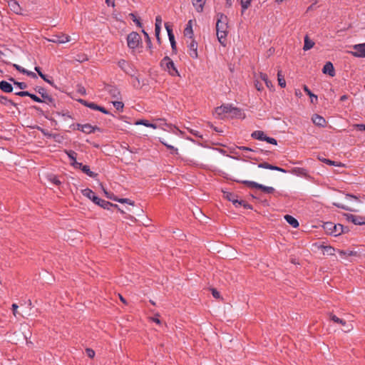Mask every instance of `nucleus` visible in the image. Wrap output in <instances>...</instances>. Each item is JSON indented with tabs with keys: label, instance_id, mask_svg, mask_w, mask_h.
Returning <instances> with one entry per match:
<instances>
[{
	"label": "nucleus",
	"instance_id": "nucleus-1",
	"mask_svg": "<svg viewBox=\"0 0 365 365\" xmlns=\"http://www.w3.org/2000/svg\"><path fill=\"white\" fill-rule=\"evenodd\" d=\"M216 33L219 42L222 46H225L228 34V19L221 13L217 14Z\"/></svg>",
	"mask_w": 365,
	"mask_h": 365
},
{
	"label": "nucleus",
	"instance_id": "nucleus-2",
	"mask_svg": "<svg viewBox=\"0 0 365 365\" xmlns=\"http://www.w3.org/2000/svg\"><path fill=\"white\" fill-rule=\"evenodd\" d=\"M160 66L165 71H167L171 76L178 75V70L175 67L173 61L169 57H165L161 61Z\"/></svg>",
	"mask_w": 365,
	"mask_h": 365
},
{
	"label": "nucleus",
	"instance_id": "nucleus-3",
	"mask_svg": "<svg viewBox=\"0 0 365 365\" xmlns=\"http://www.w3.org/2000/svg\"><path fill=\"white\" fill-rule=\"evenodd\" d=\"M344 199H345L344 202H334V205L335 206H336L337 207H339V208H341V209H344L346 210L352 211V212L356 211V210L354 209L351 206V205L349 204V202L352 201V200H357V197L356 196H354L351 195H346L344 197Z\"/></svg>",
	"mask_w": 365,
	"mask_h": 365
},
{
	"label": "nucleus",
	"instance_id": "nucleus-4",
	"mask_svg": "<svg viewBox=\"0 0 365 365\" xmlns=\"http://www.w3.org/2000/svg\"><path fill=\"white\" fill-rule=\"evenodd\" d=\"M223 196H224L225 198H226L229 201L232 202V203L234 204V205L236 207H238L240 206H243L245 208H248V209L251 208V206L250 205H248L247 203H246L245 201H243V200H238L237 198V196L235 194L232 193V192H223Z\"/></svg>",
	"mask_w": 365,
	"mask_h": 365
},
{
	"label": "nucleus",
	"instance_id": "nucleus-5",
	"mask_svg": "<svg viewBox=\"0 0 365 365\" xmlns=\"http://www.w3.org/2000/svg\"><path fill=\"white\" fill-rule=\"evenodd\" d=\"M140 41V36L136 32H131L127 37L128 46L132 49L136 48Z\"/></svg>",
	"mask_w": 365,
	"mask_h": 365
},
{
	"label": "nucleus",
	"instance_id": "nucleus-6",
	"mask_svg": "<svg viewBox=\"0 0 365 365\" xmlns=\"http://www.w3.org/2000/svg\"><path fill=\"white\" fill-rule=\"evenodd\" d=\"M329 317L331 321H333L335 323L340 324L341 326L344 327V332H349L351 330H353L354 327L351 323H347L346 321L339 318L336 315L330 313Z\"/></svg>",
	"mask_w": 365,
	"mask_h": 365
},
{
	"label": "nucleus",
	"instance_id": "nucleus-7",
	"mask_svg": "<svg viewBox=\"0 0 365 365\" xmlns=\"http://www.w3.org/2000/svg\"><path fill=\"white\" fill-rule=\"evenodd\" d=\"M251 135L255 139L264 140L270 144L277 145V140L273 138L266 136L263 131L255 130L252 133Z\"/></svg>",
	"mask_w": 365,
	"mask_h": 365
},
{
	"label": "nucleus",
	"instance_id": "nucleus-8",
	"mask_svg": "<svg viewBox=\"0 0 365 365\" xmlns=\"http://www.w3.org/2000/svg\"><path fill=\"white\" fill-rule=\"evenodd\" d=\"M355 51H349L353 56L357 58H365V43L355 44L353 46Z\"/></svg>",
	"mask_w": 365,
	"mask_h": 365
},
{
	"label": "nucleus",
	"instance_id": "nucleus-9",
	"mask_svg": "<svg viewBox=\"0 0 365 365\" xmlns=\"http://www.w3.org/2000/svg\"><path fill=\"white\" fill-rule=\"evenodd\" d=\"M71 37L68 35L64 34H58L53 35L52 38H47V41L56 43H64L70 41Z\"/></svg>",
	"mask_w": 365,
	"mask_h": 365
},
{
	"label": "nucleus",
	"instance_id": "nucleus-10",
	"mask_svg": "<svg viewBox=\"0 0 365 365\" xmlns=\"http://www.w3.org/2000/svg\"><path fill=\"white\" fill-rule=\"evenodd\" d=\"M105 91L110 94V96L115 99H120V92L118 90V88L111 86V85H107L105 86Z\"/></svg>",
	"mask_w": 365,
	"mask_h": 365
},
{
	"label": "nucleus",
	"instance_id": "nucleus-11",
	"mask_svg": "<svg viewBox=\"0 0 365 365\" xmlns=\"http://www.w3.org/2000/svg\"><path fill=\"white\" fill-rule=\"evenodd\" d=\"M67 155L71 160V165L75 168H80L82 166V163H80L76 161V155L77 153L73 150H66V151Z\"/></svg>",
	"mask_w": 365,
	"mask_h": 365
},
{
	"label": "nucleus",
	"instance_id": "nucleus-12",
	"mask_svg": "<svg viewBox=\"0 0 365 365\" xmlns=\"http://www.w3.org/2000/svg\"><path fill=\"white\" fill-rule=\"evenodd\" d=\"M236 110L237 109L232 108L230 106H222L215 109V114L218 116H222L223 115L231 113L232 111L235 113Z\"/></svg>",
	"mask_w": 365,
	"mask_h": 365
},
{
	"label": "nucleus",
	"instance_id": "nucleus-13",
	"mask_svg": "<svg viewBox=\"0 0 365 365\" xmlns=\"http://www.w3.org/2000/svg\"><path fill=\"white\" fill-rule=\"evenodd\" d=\"M346 219L348 221L353 222L354 225H365V217L354 215H347Z\"/></svg>",
	"mask_w": 365,
	"mask_h": 365
},
{
	"label": "nucleus",
	"instance_id": "nucleus-14",
	"mask_svg": "<svg viewBox=\"0 0 365 365\" xmlns=\"http://www.w3.org/2000/svg\"><path fill=\"white\" fill-rule=\"evenodd\" d=\"M188 53L192 58H197V43L191 38V42L188 46Z\"/></svg>",
	"mask_w": 365,
	"mask_h": 365
},
{
	"label": "nucleus",
	"instance_id": "nucleus-15",
	"mask_svg": "<svg viewBox=\"0 0 365 365\" xmlns=\"http://www.w3.org/2000/svg\"><path fill=\"white\" fill-rule=\"evenodd\" d=\"M315 247H317L319 250L322 251V253L325 255H334L335 250L331 246L324 245H315Z\"/></svg>",
	"mask_w": 365,
	"mask_h": 365
},
{
	"label": "nucleus",
	"instance_id": "nucleus-16",
	"mask_svg": "<svg viewBox=\"0 0 365 365\" xmlns=\"http://www.w3.org/2000/svg\"><path fill=\"white\" fill-rule=\"evenodd\" d=\"M81 103L84 104L87 107H89L93 110H99L105 114H108V111L106 110L103 107L98 106V105L93 103H87L85 101L81 100L80 101Z\"/></svg>",
	"mask_w": 365,
	"mask_h": 365
},
{
	"label": "nucleus",
	"instance_id": "nucleus-17",
	"mask_svg": "<svg viewBox=\"0 0 365 365\" xmlns=\"http://www.w3.org/2000/svg\"><path fill=\"white\" fill-rule=\"evenodd\" d=\"M322 71L324 73L328 74L331 77L334 76L335 75L334 68L331 62L326 63L323 67Z\"/></svg>",
	"mask_w": 365,
	"mask_h": 365
},
{
	"label": "nucleus",
	"instance_id": "nucleus-18",
	"mask_svg": "<svg viewBox=\"0 0 365 365\" xmlns=\"http://www.w3.org/2000/svg\"><path fill=\"white\" fill-rule=\"evenodd\" d=\"M78 128L81 130L82 132L89 134L95 131V130L98 129L97 127H93L90 124H84V125H78Z\"/></svg>",
	"mask_w": 365,
	"mask_h": 365
},
{
	"label": "nucleus",
	"instance_id": "nucleus-19",
	"mask_svg": "<svg viewBox=\"0 0 365 365\" xmlns=\"http://www.w3.org/2000/svg\"><path fill=\"white\" fill-rule=\"evenodd\" d=\"M258 167L261 168L269 169V170H277V171L284 173H287V170H285L284 169L277 167V166L270 165L267 163H259Z\"/></svg>",
	"mask_w": 365,
	"mask_h": 365
},
{
	"label": "nucleus",
	"instance_id": "nucleus-20",
	"mask_svg": "<svg viewBox=\"0 0 365 365\" xmlns=\"http://www.w3.org/2000/svg\"><path fill=\"white\" fill-rule=\"evenodd\" d=\"M312 120L313 123L320 127H324L326 125L325 119L322 116L317 114H315L312 116Z\"/></svg>",
	"mask_w": 365,
	"mask_h": 365
},
{
	"label": "nucleus",
	"instance_id": "nucleus-21",
	"mask_svg": "<svg viewBox=\"0 0 365 365\" xmlns=\"http://www.w3.org/2000/svg\"><path fill=\"white\" fill-rule=\"evenodd\" d=\"M206 0H192V3L197 12H202Z\"/></svg>",
	"mask_w": 365,
	"mask_h": 365
},
{
	"label": "nucleus",
	"instance_id": "nucleus-22",
	"mask_svg": "<svg viewBox=\"0 0 365 365\" xmlns=\"http://www.w3.org/2000/svg\"><path fill=\"white\" fill-rule=\"evenodd\" d=\"M38 93L41 94V97L43 98V102L47 103H53V99L48 96L43 88H39Z\"/></svg>",
	"mask_w": 365,
	"mask_h": 365
},
{
	"label": "nucleus",
	"instance_id": "nucleus-23",
	"mask_svg": "<svg viewBox=\"0 0 365 365\" xmlns=\"http://www.w3.org/2000/svg\"><path fill=\"white\" fill-rule=\"evenodd\" d=\"M0 89L5 93H11L13 91V87L9 82L2 81L0 82Z\"/></svg>",
	"mask_w": 365,
	"mask_h": 365
},
{
	"label": "nucleus",
	"instance_id": "nucleus-24",
	"mask_svg": "<svg viewBox=\"0 0 365 365\" xmlns=\"http://www.w3.org/2000/svg\"><path fill=\"white\" fill-rule=\"evenodd\" d=\"M192 34H193V31H192V20H190L187 25H186V27L184 30V35L185 36H188L190 39L192 38Z\"/></svg>",
	"mask_w": 365,
	"mask_h": 365
},
{
	"label": "nucleus",
	"instance_id": "nucleus-25",
	"mask_svg": "<svg viewBox=\"0 0 365 365\" xmlns=\"http://www.w3.org/2000/svg\"><path fill=\"white\" fill-rule=\"evenodd\" d=\"M342 232H344V227L340 224L334 225L333 229L331 230V231L329 232L331 235H333L334 236L339 235Z\"/></svg>",
	"mask_w": 365,
	"mask_h": 365
},
{
	"label": "nucleus",
	"instance_id": "nucleus-26",
	"mask_svg": "<svg viewBox=\"0 0 365 365\" xmlns=\"http://www.w3.org/2000/svg\"><path fill=\"white\" fill-rule=\"evenodd\" d=\"M291 173L299 175V176H307V171L304 168H294L291 171Z\"/></svg>",
	"mask_w": 365,
	"mask_h": 365
},
{
	"label": "nucleus",
	"instance_id": "nucleus-27",
	"mask_svg": "<svg viewBox=\"0 0 365 365\" xmlns=\"http://www.w3.org/2000/svg\"><path fill=\"white\" fill-rule=\"evenodd\" d=\"M284 219L292 227L297 228L299 226L298 221L294 217L286 215Z\"/></svg>",
	"mask_w": 365,
	"mask_h": 365
},
{
	"label": "nucleus",
	"instance_id": "nucleus-28",
	"mask_svg": "<svg viewBox=\"0 0 365 365\" xmlns=\"http://www.w3.org/2000/svg\"><path fill=\"white\" fill-rule=\"evenodd\" d=\"M38 130L42 133V134L49 138H54L56 141H59L58 138H60V135L58 134H52L49 133L47 130H45L43 128H38Z\"/></svg>",
	"mask_w": 365,
	"mask_h": 365
},
{
	"label": "nucleus",
	"instance_id": "nucleus-29",
	"mask_svg": "<svg viewBox=\"0 0 365 365\" xmlns=\"http://www.w3.org/2000/svg\"><path fill=\"white\" fill-rule=\"evenodd\" d=\"M338 252L341 258L345 259L349 256H356L357 255V252L354 250H338Z\"/></svg>",
	"mask_w": 365,
	"mask_h": 365
},
{
	"label": "nucleus",
	"instance_id": "nucleus-30",
	"mask_svg": "<svg viewBox=\"0 0 365 365\" xmlns=\"http://www.w3.org/2000/svg\"><path fill=\"white\" fill-rule=\"evenodd\" d=\"M314 46V42L312 40H311L308 36H306L304 37V44L303 49L304 51H307V50L311 49Z\"/></svg>",
	"mask_w": 365,
	"mask_h": 365
},
{
	"label": "nucleus",
	"instance_id": "nucleus-31",
	"mask_svg": "<svg viewBox=\"0 0 365 365\" xmlns=\"http://www.w3.org/2000/svg\"><path fill=\"white\" fill-rule=\"evenodd\" d=\"M79 169H81L84 173H86V175L91 178H95L97 175L96 173L91 171L90 168L88 165H82L81 168H80Z\"/></svg>",
	"mask_w": 365,
	"mask_h": 365
},
{
	"label": "nucleus",
	"instance_id": "nucleus-32",
	"mask_svg": "<svg viewBox=\"0 0 365 365\" xmlns=\"http://www.w3.org/2000/svg\"><path fill=\"white\" fill-rule=\"evenodd\" d=\"M98 205L104 209H106V210H109L110 207H118L117 205H113V204H112L108 201H106L104 200H101V203L98 204Z\"/></svg>",
	"mask_w": 365,
	"mask_h": 365
},
{
	"label": "nucleus",
	"instance_id": "nucleus-33",
	"mask_svg": "<svg viewBox=\"0 0 365 365\" xmlns=\"http://www.w3.org/2000/svg\"><path fill=\"white\" fill-rule=\"evenodd\" d=\"M136 125H143L146 127H148V128H157V125L155 124H153V123H150L148 120H138L135 123Z\"/></svg>",
	"mask_w": 365,
	"mask_h": 365
},
{
	"label": "nucleus",
	"instance_id": "nucleus-34",
	"mask_svg": "<svg viewBox=\"0 0 365 365\" xmlns=\"http://www.w3.org/2000/svg\"><path fill=\"white\" fill-rule=\"evenodd\" d=\"M107 197L109 198V199H111V200H113L115 201H118L120 203H128L130 205H133V202H131L129 199L128 198H121V199H118L117 197H112L111 196H108L107 195Z\"/></svg>",
	"mask_w": 365,
	"mask_h": 365
},
{
	"label": "nucleus",
	"instance_id": "nucleus-35",
	"mask_svg": "<svg viewBox=\"0 0 365 365\" xmlns=\"http://www.w3.org/2000/svg\"><path fill=\"white\" fill-rule=\"evenodd\" d=\"M82 194L89 198L90 200L95 195V193L89 188H86L82 190Z\"/></svg>",
	"mask_w": 365,
	"mask_h": 365
},
{
	"label": "nucleus",
	"instance_id": "nucleus-36",
	"mask_svg": "<svg viewBox=\"0 0 365 365\" xmlns=\"http://www.w3.org/2000/svg\"><path fill=\"white\" fill-rule=\"evenodd\" d=\"M258 189L262 190L263 192H264L266 193H272L274 191V187H268V186H264V185H261V184H260V187H259Z\"/></svg>",
	"mask_w": 365,
	"mask_h": 365
},
{
	"label": "nucleus",
	"instance_id": "nucleus-37",
	"mask_svg": "<svg viewBox=\"0 0 365 365\" xmlns=\"http://www.w3.org/2000/svg\"><path fill=\"white\" fill-rule=\"evenodd\" d=\"M112 103H113V106L118 110H123L124 104H123V103L122 101H112Z\"/></svg>",
	"mask_w": 365,
	"mask_h": 365
},
{
	"label": "nucleus",
	"instance_id": "nucleus-38",
	"mask_svg": "<svg viewBox=\"0 0 365 365\" xmlns=\"http://www.w3.org/2000/svg\"><path fill=\"white\" fill-rule=\"evenodd\" d=\"M243 183L252 188L258 189V187H260V184L255 182L254 181H244Z\"/></svg>",
	"mask_w": 365,
	"mask_h": 365
},
{
	"label": "nucleus",
	"instance_id": "nucleus-39",
	"mask_svg": "<svg viewBox=\"0 0 365 365\" xmlns=\"http://www.w3.org/2000/svg\"><path fill=\"white\" fill-rule=\"evenodd\" d=\"M277 76H278V83H279V85L282 88L285 87L286 86V81H285L284 77L281 76L279 71H278Z\"/></svg>",
	"mask_w": 365,
	"mask_h": 365
},
{
	"label": "nucleus",
	"instance_id": "nucleus-40",
	"mask_svg": "<svg viewBox=\"0 0 365 365\" xmlns=\"http://www.w3.org/2000/svg\"><path fill=\"white\" fill-rule=\"evenodd\" d=\"M243 10L247 9L251 4L252 0H240Z\"/></svg>",
	"mask_w": 365,
	"mask_h": 365
},
{
	"label": "nucleus",
	"instance_id": "nucleus-41",
	"mask_svg": "<svg viewBox=\"0 0 365 365\" xmlns=\"http://www.w3.org/2000/svg\"><path fill=\"white\" fill-rule=\"evenodd\" d=\"M0 103L4 105L13 104V102L11 100H9L4 96H0Z\"/></svg>",
	"mask_w": 365,
	"mask_h": 365
},
{
	"label": "nucleus",
	"instance_id": "nucleus-42",
	"mask_svg": "<svg viewBox=\"0 0 365 365\" xmlns=\"http://www.w3.org/2000/svg\"><path fill=\"white\" fill-rule=\"evenodd\" d=\"M11 81H14V83L20 89H25L27 88V85L24 82H16L13 78Z\"/></svg>",
	"mask_w": 365,
	"mask_h": 365
},
{
	"label": "nucleus",
	"instance_id": "nucleus-43",
	"mask_svg": "<svg viewBox=\"0 0 365 365\" xmlns=\"http://www.w3.org/2000/svg\"><path fill=\"white\" fill-rule=\"evenodd\" d=\"M303 89L307 93V94L310 96V98H314L315 101H317V96L313 94L307 86H304Z\"/></svg>",
	"mask_w": 365,
	"mask_h": 365
},
{
	"label": "nucleus",
	"instance_id": "nucleus-44",
	"mask_svg": "<svg viewBox=\"0 0 365 365\" xmlns=\"http://www.w3.org/2000/svg\"><path fill=\"white\" fill-rule=\"evenodd\" d=\"M48 179H49V180H50L52 183H53V184H55V185H59V184L61 183L60 180H59L57 178V177H56V176H55V175H51V176L48 178Z\"/></svg>",
	"mask_w": 365,
	"mask_h": 365
},
{
	"label": "nucleus",
	"instance_id": "nucleus-45",
	"mask_svg": "<svg viewBox=\"0 0 365 365\" xmlns=\"http://www.w3.org/2000/svg\"><path fill=\"white\" fill-rule=\"evenodd\" d=\"M168 37H169V40H170L172 48H173V50H175V47H176V42L175 40V36H174V35H170V36H168Z\"/></svg>",
	"mask_w": 365,
	"mask_h": 365
},
{
	"label": "nucleus",
	"instance_id": "nucleus-46",
	"mask_svg": "<svg viewBox=\"0 0 365 365\" xmlns=\"http://www.w3.org/2000/svg\"><path fill=\"white\" fill-rule=\"evenodd\" d=\"M162 18H161V16L160 15H158L156 17H155V27H161L162 26Z\"/></svg>",
	"mask_w": 365,
	"mask_h": 365
},
{
	"label": "nucleus",
	"instance_id": "nucleus-47",
	"mask_svg": "<svg viewBox=\"0 0 365 365\" xmlns=\"http://www.w3.org/2000/svg\"><path fill=\"white\" fill-rule=\"evenodd\" d=\"M162 143L165 145L168 149H170L173 152V153L178 154V149L174 148L173 146L168 144L165 142L162 141Z\"/></svg>",
	"mask_w": 365,
	"mask_h": 365
},
{
	"label": "nucleus",
	"instance_id": "nucleus-48",
	"mask_svg": "<svg viewBox=\"0 0 365 365\" xmlns=\"http://www.w3.org/2000/svg\"><path fill=\"white\" fill-rule=\"evenodd\" d=\"M86 352L89 358L92 359L95 356V351L91 349H89V348L86 349Z\"/></svg>",
	"mask_w": 365,
	"mask_h": 365
},
{
	"label": "nucleus",
	"instance_id": "nucleus-49",
	"mask_svg": "<svg viewBox=\"0 0 365 365\" xmlns=\"http://www.w3.org/2000/svg\"><path fill=\"white\" fill-rule=\"evenodd\" d=\"M15 94L16 96H21V97H24V96H29V95L31 93H29L28 91H19V92H16Z\"/></svg>",
	"mask_w": 365,
	"mask_h": 365
},
{
	"label": "nucleus",
	"instance_id": "nucleus-50",
	"mask_svg": "<svg viewBox=\"0 0 365 365\" xmlns=\"http://www.w3.org/2000/svg\"><path fill=\"white\" fill-rule=\"evenodd\" d=\"M29 97H30L31 99H33L34 101H36V102H38V103H42V102H43V101H42L40 98H38V96H36V95H34V94H31H31L29 95Z\"/></svg>",
	"mask_w": 365,
	"mask_h": 365
},
{
	"label": "nucleus",
	"instance_id": "nucleus-51",
	"mask_svg": "<svg viewBox=\"0 0 365 365\" xmlns=\"http://www.w3.org/2000/svg\"><path fill=\"white\" fill-rule=\"evenodd\" d=\"M353 126L357 128L359 130H365V124H354Z\"/></svg>",
	"mask_w": 365,
	"mask_h": 365
},
{
	"label": "nucleus",
	"instance_id": "nucleus-52",
	"mask_svg": "<svg viewBox=\"0 0 365 365\" xmlns=\"http://www.w3.org/2000/svg\"><path fill=\"white\" fill-rule=\"evenodd\" d=\"M165 27L167 30L168 36H170V35H174L173 34V29L170 28V26H169V24L168 23L165 24Z\"/></svg>",
	"mask_w": 365,
	"mask_h": 365
},
{
	"label": "nucleus",
	"instance_id": "nucleus-53",
	"mask_svg": "<svg viewBox=\"0 0 365 365\" xmlns=\"http://www.w3.org/2000/svg\"><path fill=\"white\" fill-rule=\"evenodd\" d=\"M95 204L98 205L101 203L102 199L98 197L96 195L91 199Z\"/></svg>",
	"mask_w": 365,
	"mask_h": 365
},
{
	"label": "nucleus",
	"instance_id": "nucleus-54",
	"mask_svg": "<svg viewBox=\"0 0 365 365\" xmlns=\"http://www.w3.org/2000/svg\"><path fill=\"white\" fill-rule=\"evenodd\" d=\"M161 27H155V33L156 38L158 41H160V33Z\"/></svg>",
	"mask_w": 365,
	"mask_h": 365
},
{
	"label": "nucleus",
	"instance_id": "nucleus-55",
	"mask_svg": "<svg viewBox=\"0 0 365 365\" xmlns=\"http://www.w3.org/2000/svg\"><path fill=\"white\" fill-rule=\"evenodd\" d=\"M212 296L215 298H216V299H220V292H218L216 289H213L212 290Z\"/></svg>",
	"mask_w": 365,
	"mask_h": 365
},
{
	"label": "nucleus",
	"instance_id": "nucleus-56",
	"mask_svg": "<svg viewBox=\"0 0 365 365\" xmlns=\"http://www.w3.org/2000/svg\"><path fill=\"white\" fill-rule=\"evenodd\" d=\"M323 162H324L325 163L328 164V165H336V162L334 161H331V160H329V159H323L322 160Z\"/></svg>",
	"mask_w": 365,
	"mask_h": 365
},
{
	"label": "nucleus",
	"instance_id": "nucleus-57",
	"mask_svg": "<svg viewBox=\"0 0 365 365\" xmlns=\"http://www.w3.org/2000/svg\"><path fill=\"white\" fill-rule=\"evenodd\" d=\"M333 226H334V224L332 222H327L325 224V228L328 230L331 231V230L333 229Z\"/></svg>",
	"mask_w": 365,
	"mask_h": 365
},
{
	"label": "nucleus",
	"instance_id": "nucleus-58",
	"mask_svg": "<svg viewBox=\"0 0 365 365\" xmlns=\"http://www.w3.org/2000/svg\"><path fill=\"white\" fill-rule=\"evenodd\" d=\"M142 32L143 33L145 38H146V41L147 43L150 45L151 43V41H150V38L149 37V35L148 34V33L146 31H145L144 30L142 31Z\"/></svg>",
	"mask_w": 365,
	"mask_h": 365
},
{
	"label": "nucleus",
	"instance_id": "nucleus-59",
	"mask_svg": "<svg viewBox=\"0 0 365 365\" xmlns=\"http://www.w3.org/2000/svg\"><path fill=\"white\" fill-rule=\"evenodd\" d=\"M35 71H37L38 74L39 75V76L43 78V79H45V75L43 73H42V72L40 71V68L39 67H35Z\"/></svg>",
	"mask_w": 365,
	"mask_h": 365
},
{
	"label": "nucleus",
	"instance_id": "nucleus-60",
	"mask_svg": "<svg viewBox=\"0 0 365 365\" xmlns=\"http://www.w3.org/2000/svg\"><path fill=\"white\" fill-rule=\"evenodd\" d=\"M259 77L264 82H266L268 80V77L265 73H260Z\"/></svg>",
	"mask_w": 365,
	"mask_h": 365
},
{
	"label": "nucleus",
	"instance_id": "nucleus-61",
	"mask_svg": "<svg viewBox=\"0 0 365 365\" xmlns=\"http://www.w3.org/2000/svg\"><path fill=\"white\" fill-rule=\"evenodd\" d=\"M17 309H18V305L16 304H13L12 309H13V314L15 317L16 316V314L18 313Z\"/></svg>",
	"mask_w": 365,
	"mask_h": 365
},
{
	"label": "nucleus",
	"instance_id": "nucleus-62",
	"mask_svg": "<svg viewBox=\"0 0 365 365\" xmlns=\"http://www.w3.org/2000/svg\"><path fill=\"white\" fill-rule=\"evenodd\" d=\"M14 67H15L18 71H21V72H22V73H25L26 72V69H24V68H21V67L20 66H19V65L14 64Z\"/></svg>",
	"mask_w": 365,
	"mask_h": 365
},
{
	"label": "nucleus",
	"instance_id": "nucleus-63",
	"mask_svg": "<svg viewBox=\"0 0 365 365\" xmlns=\"http://www.w3.org/2000/svg\"><path fill=\"white\" fill-rule=\"evenodd\" d=\"M255 87L258 91H261L263 88L262 84L258 81L255 82Z\"/></svg>",
	"mask_w": 365,
	"mask_h": 365
},
{
	"label": "nucleus",
	"instance_id": "nucleus-64",
	"mask_svg": "<svg viewBox=\"0 0 365 365\" xmlns=\"http://www.w3.org/2000/svg\"><path fill=\"white\" fill-rule=\"evenodd\" d=\"M106 3L108 6H115V0H106Z\"/></svg>",
	"mask_w": 365,
	"mask_h": 365
}]
</instances>
